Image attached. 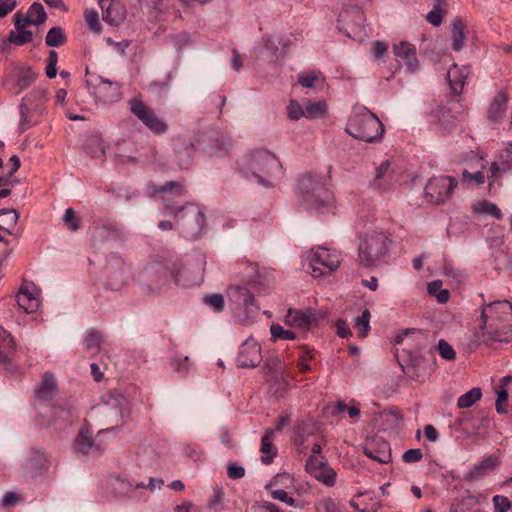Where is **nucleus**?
I'll use <instances>...</instances> for the list:
<instances>
[{"mask_svg":"<svg viewBox=\"0 0 512 512\" xmlns=\"http://www.w3.org/2000/svg\"><path fill=\"white\" fill-rule=\"evenodd\" d=\"M473 341L480 345L512 341V303L507 300L494 301L483 305L480 324L474 332Z\"/></svg>","mask_w":512,"mask_h":512,"instance_id":"f257e3e1","label":"nucleus"},{"mask_svg":"<svg viewBox=\"0 0 512 512\" xmlns=\"http://www.w3.org/2000/svg\"><path fill=\"white\" fill-rule=\"evenodd\" d=\"M170 278L181 287H192L203 281L200 266H198V273L194 275L180 261L170 259L148 263L139 274L138 279L144 289L148 292H155L160 290Z\"/></svg>","mask_w":512,"mask_h":512,"instance_id":"f03ea898","label":"nucleus"},{"mask_svg":"<svg viewBox=\"0 0 512 512\" xmlns=\"http://www.w3.org/2000/svg\"><path fill=\"white\" fill-rule=\"evenodd\" d=\"M151 194H163L165 208L169 214L175 215L177 222L181 224L183 230L189 237H197L205 225V215L195 204H187L176 208L170 205L168 201L171 198H181L186 195V189L182 182L169 181L164 185H149Z\"/></svg>","mask_w":512,"mask_h":512,"instance_id":"7ed1b4c3","label":"nucleus"},{"mask_svg":"<svg viewBox=\"0 0 512 512\" xmlns=\"http://www.w3.org/2000/svg\"><path fill=\"white\" fill-rule=\"evenodd\" d=\"M345 131L355 139L375 143L382 139L385 129L379 118L366 107H355Z\"/></svg>","mask_w":512,"mask_h":512,"instance_id":"20e7f679","label":"nucleus"},{"mask_svg":"<svg viewBox=\"0 0 512 512\" xmlns=\"http://www.w3.org/2000/svg\"><path fill=\"white\" fill-rule=\"evenodd\" d=\"M392 240L382 230L366 232L358 246V257L362 266L374 267L381 263L390 254Z\"/></svg>","mask_w":512,"mask_h":512,"instance_id":"39448f33","label":"nucleus"},{"mask_svg":"<svg viewBox=\"0 0 512 512\" xmlns=\"http://www.w3.org/2000/svg\"><path fill=\"white\" fill-rule=\"evenodd\" d=\"M247 168L265 186H272L273 180L282 174V165L279 159L270 151L258 149L250 154Z\"/></svg>","mask_w":512,"mask_h":512,"instance_id":"423d86ee","label":"nucleus"},{"mask_svg":"<svg viewBox=\"0 0 512 512\" xmlns=\"http://www.w3.org/2000/svg\"><path fill=\"white\" fill-rule=\"evenodd\" d=\"M227 297L234 317L245 325H249L258 316L259 308L254 295L244 286L234 284L227 289Z\"/></svg>","mask_w":512,"mask_h":512,"instance_id":"0eeeda50","label":"nucleus"},{"mask_svg":"<svg viewBox=\"0 0 512 512\" xmlns=\"http://www.w3.org/2000/svg\"><path fill=\"white\" fill-rule=\"evenodd\" d=\"M310 274L314 278L330 276L341 265V253L325 246L313 247L306 254Z\"/></svg>","mask_w":512,"mask_h":512,"instance_id":"6e6552de","label":"nucleus"},{"mask_svg":"<svg viewBox=\"0 0 512 512\" xmlns=\"http://www.w3.org/2000/svg\"><path fill=\"white\" fill-rule=\"evenodd\" d=\"M46 102L47 92L42 87L34 88L22 99L19 106L21 116L19 127L22 132L37 123L39 116L45 109Z\"/></svg>","mask_w":512,"mask_h":512,"instance_id":"1a4fd4ad","label":"nucleus"},{"mask_svg":"<svg viewBox=\"0 0 512 512\" xmlns=\"http://www.w3.org/2000/svg\"><path fill=\"white\" fill-rule=\"evenodd\" d=\"M298 189L311 207L319 210L328 205V191L324 188L321 177L310 173L303 174L298 180Z\"/></svg>","mask_w":512,"mask_h":512,"instance_id":"9d476101","label":"nucleus"},{"mask_svg":"<svg viewBox=\"0 0 512 512\" xmlns=\"http://www.w3.org/2000/svg\"><path fill=\"white\" fill-rule=\"evenodd\" d=\"M127 104L130 113L133 114L153 134L161 135L167 132V122L159 118L156 112L148 106L140 96L130 98Z\"/></svg>","mask_w":512,"mask_h":512,"instance_id":"9b49d317","label":"nucleus"},{"mask_svg":"<svg viewBox=\"0 0 512 512\" xmlns=\"http://www.w3.org/2000/svg\"><path fill=\"white\" fill-rule=\"evenodd\" d=\"M458 181L450 176L432 177L425 186V198L433 204H442L450 199Z\"/></svg>","mask_w":512,"mask_h":512,"instance_id":"f8f14e48","label":"nucleus"},{"mask_svg":"<svg viewBox=\"0 0 512 512\" xmlns=\"http://www.w3.org/2000/svg\"><path fill=\"white\" fill-rule=\"evenodd\" d=\"M286 364L278 356L269 358L264 366L266 379L272 384L273 393L282 397L289 389Z\"/></svg>","mask_w":512,"mask_h":512,"instance_id":"ddd939ff","label":"nucleus"},{"mask_svg":"<svg viewBox=\"0 0 512 512\" xmlns=\"http://www.w3.org/2000/svg\"><path fill=\"white\" fill-rule=\"evenodd\" d=\"M38 74L28 66H15L5 84L8 90L14 95H19L23 90L30 87L37 79Z\"/></svg>","mask_w":512,"mask_h":512,"instance_id":"4468645a","label":"nucleus"},{"mask_svg":"<svg viewBox=\"0 0 512 512\" xmlns=\"http://www.w3.org/2000/svg\"><path fill=\"white\" fill-rule=\"evenodd\" d=\"M50 465V458L45 451L32 448L24 465V471L31 478L41 477L49 471Z\"/></svg>","mask_w":512,"mask_h":512,"instance_id":"2eb2a0df","label":"nucleus"},{"mask_svg":"<svg viewBox=\"0 0 512 512\" xmlns=\"http://www.w3.org/2000/svg\"><path fill=\"white\" fill-rule=\"evenodd\" d=\"M100 434L94 439L87 429H80L74 441V449L83 455L100 454L106 449V445L99 438Z\"/></svg>","mask_w":512,"mask_h":512,"instance_id":"dca6fc26","label":"nucleus"},{"mask_svg":"<svg viewBox=\"0 0 512 512\" xmlns=\"http://www.w3.org/2000/svg\"><path fill=\"white\" fill-rule=\"evenodd\" d=\"M237 361L242 368L257 367L262 361L260 344L253 338L247 339L240 347Z\"/></svg>","mask_w":512,"mask_h":512,"instance_id":"f3484780","label":"nucleus"},{"mask_svg":"<svg viewBox=\"0 0 512 512\" xmlns=\"http://www.w3.org/2000/svg\"><path fill=\"white\" fill-rule=\"evenodd\" d=\"M307 471L317 480L323 482L327 486H334L336 483V473L329 467L328 463L323 459L310 456L306 462Z\"/></svg>","mask_w":512,"mask_h":512,"instance_id":"a211bd4d","label":"nucleus"},{"mask_svg":"<svg viewBox=\"0 0 512 512\" xmlns=\"http://www.w3.org/2000/svg\"><path fill=\"white\" fill-rule=\"evenodd\" d=\"M95 96L103 103H114L121 98V85L103 77H98L92 84Z\"/></svg>","mask_w":512,"mask_h":512,"instance_id":"6ab92c4d","label":"nucleus"},{"mask_svg":"<svg viewBox=\"0 0 512 512\" xmlns=\"http://www.w3.org/2000/svg\"><path fill=\"white\" fill-rule=\"evenodd\" d=\"M510 101V95L506 89H500L491 99L487 107V119L491 123H500L503 121L508 103Z\"/></svg>","mask_w":512,"mask_h":512,"instance_id":"aec40b11","label":"nucleus"},{"mask_svg":"<svg viewBox=\"0 0 512 512\" xmlns=\"http://www.w3.org/2000/svg\"><path fill=\"white\" fill-rule=\"evenodd\" d=\"M389 160L383 161L375 170V176L371 181V187L379 192L389 190L394 182L393 172L390 169Z\"/></svg>","mask_w":512,"mask_h":512,"instance_id":"412c9836","label":"nucleus"},{"mask_svg":"<svg viewBox=\"0 0 512 512\" xmlns=\"http://www.w3.org/2000/svg\"><path fill=\"white\" fill-rule=\"evenodd\" d=\"M394 55L403 60L408 71L415 72L419 68L415 46L409 42L401 41L393 46Z\"/></svg>","mask_w":512,"mask_h":512,"instance_id":"4be33fe9","label":"nucleus"},{"mask_svg":"<svg viewBox=\"0 0 512 512\" xmlns=\"http://www.w3.org/2000/svg\"><path fill=\"white\" fill-rule=\"evenodd\" d=\"M469 74L470 68L468 66H458L457 64H453L449 68L447 72V79L451 92L454 95H460L462 93Z\"/></svg>","mask_w":512,"mask_h":512,"instance_id":"5701e85b","label":"nucleus"},{"mask_svg":"<svg viewBox=\"0 0 512 512\" xmlns=\"http://www.w3.org/2000/svg\"><path fill=\"white\" fill-rule=\"evenodd\" d=\"M462 118L461 105L458 102H450L447 106L442 107L439 116V123L445 130H451Z\"/></svg>","mask_w":512,"mask_h":512,"instance_id":"b1692460","label":"nucleus"},{"mask_svg":"<svg viewBox=\"0 0 512 512\" xmlns=\"http://www.w3.org/2000/svg\"><path fill=\"white\" fill-rule=\"evenodd\" d=\"M285 321L288 325L308 330L311 325L316 321V315L310 311H302L297 309H289Z\"/></svg>","mask_w":512,"mask_h":512,"instance_id":"393cba45","label":"nucleus"},{"mask_svg":"<svg viewBox=\"0 0 512 512\" xmlns=\"http://www.w3.org/2000/svg\"><path fill=\"white\" fill-rule=\"evenodd\" d=\"M17 303L26 313L35 312L39 305V294L34 287H22L17 294Z\"/></svg>","mask_w":512,"mask_h":512,"instance_id":"a878e982","label":"nucleus"},{"mask_svg":"<svg viewBox=\"0 0 512 512\" xmlns=\"http://www.w3.org/2000/svg\"><path fill=\"white\" fill-rule=\"evenodd\" d=\"M101 8L103 11V19L112 25H118L125 18V9L118 2L110 0L108 5L105 6V0H100Z\"/></svg>","mask_w":512,"mask_h":512,"instance_id":"bb28decb","label":"nucleus"},{"mask_svg":"<svg viewBox=\"0 0 512 512\" xmlns=\"http://www.w3.org/2000/svg\"><path fill=\"white\" fill-rule=\"evenodd\" d=\"M58 392V386L54 375L46 372L43 375L41 384L36 390V396L42 401H51Z\"/></svg>","mask_w":512,"mask_h":512,"instance_id":"cd10ccee","label":"nucleus"},{"mask_svg":"<svg viewBox=\"0 0 512 512\" xmlns=\"http://www.w3.org/2000/svg\"><path fill=\"white\" fill-rule=\"evenodd\" d=\"M14 353V340L4 329L0 328V365L9 369Z\"/></svg>","mask_w":512,"mask_h":512,"instance_id":"c85d7f7f","label":"nucleus"},{"mask_svg":"<svg viewBox=\"0 0 512 512\" xmlns=\"http://www.w3.org/2000/svg\"><path fill=\"white\" fill-rule=\"evenodd\" d=\"M274 430L266 429L264 436L261 439L260 451L263 453L261 457L262 463L271 464L277 455V448L273 445Z\"/></svg>","mask_w":512,"mask_h":512,"instance_id":"c756f323","label":"nucleus"},{"mask_svg":"<svg viewBox=\"0 0 512 512\" xmlns=\"http://www.w3.org/2000/svg\"><path fill=\"white\" fill-rule=\"evenodd\" d=\"M235 275L238 279L248 284L256 283L258 276V266L251 262H240L235 266Z\"/></svg>","mask_w":512,"mask_h":512,"instance_id":"7c9ffc66","label":"nucleus"},{"mask_svg":"<svg viewBox=\"0 0 512 512\" xmlns=\"http://www.w3.org/2000/svg\"><path fill=\"white\" fill-rule=\"evenodd\" d=\"M19 212L15 209H1L0 210V229L6 231L8 234H15V228L19 220ZM18 235V233H16Z\"/></svg>","mask_w":512,"mask_h":512,"instance_id":"2f4dec72","label":"nucleus"},{"mask_svg":"<svg viewBox=\"0 0 512 512\" xmlns=\"http://www.w3.org/2000/svg\"><path fill=\"white\" fill-rule=\"evenodd\" d=\"M465 25L461 19H455L451 23L452 47L460 51L465 45Z\"/></svg>","mask_w":512,"mask_h":512,"instance_id":"473e14b6","label":"nucleus"},{"mask_svg":"<svg viewBox=\"0 0 512 512\" xmlns=\"http://www.w3.org/2000/svg\"><path fill=\"white\" fill-rule=\"evenodd\" d=\"M114 490L119 491V494L125 495L129 498H137L136 492L138 489H145L144 483H138L133 487L129 482L121 479H117L113 484Z\"/></svg>","mask_w":512,"mask_h":512,"instance_id":"72a5a7b5","label":"nucleus"},{"mask_svg":"<svg viewBox=\"0 0 512 512\" xmlns=\"http://www.w3.org/2000/svg\"><path fill=\"white\" fill-rule=\"evenodd\" d=\"M45 43L49 47H60L66 43V35L60 26L52 27L46 35Z\"/></svg>","mask_w":512,"mask_h":512,"instance_id":"f704fd0d","label":"nucleus"},{"mask_svg":"<svg viewBox=\"0 0 512 512\" xmlns=\"http://www.w3.org/2000/svg\"><path fill=\"white\" fill-rule=\"evenodd\" d=\"M305 117L308 119H317L323 117L327 112V105L324 101H308L305 105Z\"/></svg>","mask_w":512,"mask_h":512,"instance_id":"c9c22d12","label":"nucleus"},{"mask_svg":"<svg viewBox=\"0 0 512 512\" xmlns=\"http://www.w3.org/2000/svg\"><path fill=\"white\" fill-rule=\"evenodd\" d=\"M323 81L319 71H310L298 75V83L305 88H315Z\"/></svg>","mask_w":512,"mask_h":512,"instance_id":"e433bc0d","label":"nucleus"},{"mask_svg":"<svg viewBox=\"0 0 512 512\" xmlns=\"http://www.w3.org/2000/svg\"><path fill=\"white\" fill-rule=\"evenodd\" d=\"M182 148H183V151H180L179 140H177V142L175 144V150L178 153V157H179V161H180L179 165L181 168H187L191 163L194 148L190 142H186V141L182 143Z\"/></svg>","mask_w":512,"mask_h":512,"instance_id":"4c0bfd02","label":"nucleus"},{"mask_svg":"<svg viewBox=\"0 0 512 512\" xmlns=\"http://www.w3.org/2000/svg\"><path fill=\"white\" fill-rule=\"evenodd\" d=\"M32 38V32L26 29H15L10 31L8 35V41L17 46H22L31 42Z\"/></svg>","mask_w":512,"mask_h":512,"instance_id":"58836bf2","label":"nucleus"},{"mask_svg":"<svg viewBox=\"0 0 512 512\" xmlns=\"http://www.w3.org/2000/svg\"><path fill=\"white\" fill-rule=\"evenodd\" d=\"M481 396L482 392L480 388H472L458 398L457 406L459 408H469L480 400Z\"/></svg>","mask_w":512,"mask_h":512,"instance_id":"ea45409f","label":"nucleus"},{"mask_svg":"<svg viewBox=\"0 0 512 512\" xmlns=\"http://www.w3.org/2000/svg\"><path fill=\"white\" fill-rule=\"evenodd\" d=\"M28 18L33 21V25L43 24L47 19V14L43 5L39 2H34L27 11Z\"/></svg>","mask_w":512,"mask_h":512,"instance_id":"a19ab883","label":"nucleus"},{"mask_svg":"<svg viewBox=\"0 0 512 512\" xmlns=\"http://www.w3.org/2000/svg\"><path fill=\"white\" fill-rule=\"evenodd\" d=\"M371 314L368 309L362 311L361 316L355 319L354 328L357 330L358 335L362 338L368 335L370 330Z\"/></svg>","mask_w":512,"mask_h":512,"instance_id":"79ce46f5","label":"nucleus"},{"mask_svg":"<svg viewBox=\"0 0 512 512\" xmlns=\"http://www.w3.org/2000/svg\"><path fill=\"white\" fill-rule=\"evenodd\" d=\"M85 151L92 157H100L105 154L102 140L99 137H89L84 146Z\"/></svg>","mask_w":512,"mask_h":512,"instance_id":"37998d69","label":"nucleus"},{"mask_svg":"<svg viewBox=\"0 0 512 512\" xmlns=\"http://www.w3.org/2000/svg\"><path fill=\"white\" fill-rule=\"evenodd\" d=\"M230 140L227 138H217L210 147L209 154L216 157H224L229 153Z\"/></svg>","mask_w":512,"mask_h":512,"instance_id":"c03bdc74","label":"nucleus"},{"mask_svg":"<svg viewBox=\"0 0 512 512\" xmlns=\"http://www.w3.org/2000/svg\"><path fill=\"white\" fill-rule=\"evenodd\" d=\"M203 302L217 313L222 312L225 307V300L222 294L206 295L203 298Z\"/></svg>","mask_w":512,"mask_h":512,"instance_id":"a18cd8bd","label":"nucleus"},{"mask_svg":"<svg viewBox=\"0 0 512 512\" xmlns=\"http://www.w3.org/2000/svg\"><path fill=\"white\" fill-rule=\"evenodd\" d=\"M270 332L272 335V338L274 340L282 339V340H293L295 339V333L291 330H285L281 325L279 324H273L270 327Z\"/></svg>","mask_w":512,"mask_h":512,"instance_id":"49530a36","label":"nucleus"},{"mask_svg":"<svg viewBox=\"0 0 512 512\" xmlns=\"http://www.w3.org/2000/svg\"><path fill=\"white\" fill-rule=\"evenodd\" d=\"M497 465V458L489 456L474 467L473 474L475 476H482L486 471L493 470Z\"/></svg>","mask_w":512,"mask_h":512,"instance_id":"de8ad7c7","label":"nucleus"},{"mask_svg":"<svg viewBox=\"0 0 512 512\" xmlns=\"http://www.w3.org/2000/svg\"><path fill=\"white\" fill-rule=\"evenodd\" d=\"M270 495L274 500H278L287 504L288 506L297 507L296 501L293 497L289 496L288 493L282 488L269 489Z\"/></svg>","mask_w":512,"mask_h":512,"instance_id":"09e8293b","label":"nucleus"},{"mask_svg":"<svg viewBox=\"0 0 512 512\" xmlns=\"http://www.w3.org/2000/svg\"><path fill=\"white\" fill-rule=\"evenodd\" d=\"M101 340L102 336L99 332L95 330L88 331L84 340L86 350H98L100 347Z\"/></svg>","mask_w":512,"mask_h":512,"instance_id":"8fccbe9b","label":"nucleus"},{"mask_svg":"<svg viewBox=\"0 0 512 512\" xmlns=\"http://www.w3.org/2000/svg\"><path fill=\"white\" fill-rule=\"evenodd\" d=\"M494 512H508L512 511V502L506 497L502 495H495L492 498Z\"/></svg>","mask_w":512,"mask_h":512,"instance_id":"3c124183","label":"nucleus"},{"mask_svg":"<svg viewBox=\"0 0 512 512\" xmlns=\"http://www.w3.org/2000/svg\"><path fill=\"white\" fill-rule=\"evenodd\" d=\"M438 352L439 355L448 361H453L456 358V352L454 348L444 339L438 341Z\"/></svg>","mask_w":512,"mask_h":512,"instance_id":"603ef678","label":"nucleus"},{"mask_svg":"<svg viewBox=\"0 0 512 512\" xmlns=\"http://www.w3.org/2000/svg\"><path fill=\"white\" fill-rule=\"evenodd\" d=\"M63 221L72 232H76L80 228V220L75 216V211L72 208L65 210Z\"/></svg>","mask_w":512,"mask_h":512,"instance_id":"864d4df0","label":"nucleus"},{"mask_svg":"<svg viewBox=\"0 0 512 512\" xmlns=\"http://www.w3.org/2000/svg\"><path fill=\"white\" fill-rule=\"evenodd\" d=\"M288 117L291 120H299L301 117H305V111L303 107L296 101L290 100L287 106Z\"/></svg>","mask_w":512,"mask_h":512,"instance_id":"5fc2aeb1","label":"nucleus"},{"mask_svg":"<svg viewBox=\"0 0 512 512\" xmlns=\"http://www.w3.org/2000/svg\"><path fill=\"white\" fill-rule=\"evenodd\" d=\"M288 482H292L291 475L286 472L279 473L266 485V489H275L281 486H286Z\"/></svg>","mask_w":512,"mask_h":512,"instance_id":"6e6d98bb","label":"nucleus"},{"mask_svg":"<svg viewBox=\"0 0 512 512\" xmlns=\"http://www.w3.org/2000/svg\"><path fill=\"white\" fill-rule=\"evenodd\" d=\"M223 498L224 491L222 489L215 490L213 495L208 500V508L214 511H221L223 508Z\"/></svg>","mask_w":512,"mask_h":512,"instance_id":"4d7b16f0","label":"nucleus"},{"mask_svg":"<svg viewBox=\"0 0 512 512\" xmlns=\"http://www.w3.org/2000/svg\"><path fill=\"white\" fill-rule=\"evenodd\" d=\"M85 20L89 28L99 34L101 32V24L99 22V16L97 11L91 10L85 13Z\"/></svg>","mask_w":512,"mask_h":512,"instance_id":"13d9d810","label":"nucleus"},{"mask_svg":"<svg viewBox=\"0 0 512 512\" xmlns=\"http://www.w3.org/2000/svg\"><path fill=\"white\" fill-rule=\"evenodd\" d=\"M57 62H58V54L56 51L51 50L48 55V63L46 66V75L48 78H55L57 75Z\"/></svg>","mask_w":512,"mask_h":512,"instance_id":"bf43d9fd","label":"nucleus"},{"mask_svg":"<svg viewBox=\"0 0 512 512\" xmlns=\"http://www.w3.org/2000/svg\"><path fill=\"white\" fill-rule=\"evenodd\" d=\"M444 11L442 10L440 4L434 6V8L426 15V20L434 25L439 26L443 21Z\"/></svg>","mask_w":512,"mask_h":512,"instance_id":"052dcab7","label":"nucleus"},{"mask_svg":"<svg viewBox=\"0 0 512 512\" xmlns=\"http://www.w3.org/2000/svg\"><path fill=\"white\" fill-rule=\"evenodd\" d=\"M364 453L367 457L378 461L379 463H388L391 458V454L389 451H373L370 448H365Z\"/></svg>","mask_w":512,"mask_h":512,"instance_id":"680f3d73","label":"nucleus"},{"mask_svg":"<svg viewBox=\"0 0 512 512\" xmlns=\"http://www.w3.org/2000/svg\"><path fill=\"white\" fill-rule=\"evenodd\" d=\"M462 181L467 184L475 182L477 185H481L485 182V175L482 171L469 173L467 170H464L462 172Z\"/></svg>","mask_w":512,"mask_h":512,"instance_id":"e2e57ef3","label":"nucleus"},{"mask_svg":"<svg viewBox=\"0 0 512 512\" xmlns=\"http://www.w3.org/2000/svg\"><path fill=\"white\" fill-rule=\"evenodd\" d=\"M52 414L55 417H61L64 420H70L74 416V408L69 406L67 408L60 406H51Z\"/></svg>","mask_w":512,"mask_h":512,"instance_id":"0e129e2a","label":"nucleus"},{"mask_svg":"<svg viewBox=\"0 0 512 512\" xmlns=\"http://www.w3.org/2000/svg\"><path fill=\"white\" fill-rule=\"evenodd\" d=\"M423 457L421 449H409L402 455V459L406 463L419 462Z\"/></svg>","mask_w":512,"mask_h":512,"instance_id":"69168bd1","label":"nucleus"},{"mask_svg":"<svg viewBox=\"0 0 512 512\" xmlns=\"http://www.w3.org/2000/svg\"><path fill=\"white\" fill-rule=\"evenodd\" d=\"M33 25V21L28 18V14L17 12L14 15V26L15 29H25L26 26Z\"/></svg>","mask_w":512,"mask_h":512,"instance_id":"338daca9","label":"nucleus"},{"mask_svg":"<svg viewBox=\"0 0 512 512\" xmlns=\"http://www.w3.org/2000/svg\"><path fill=\"white\" fill-rule=\"evenodd\" d=\"M17 6V0H0V18L6 17Z\"/></svg>","mask_w":512,"mask_h":512,"instance_id":"774afa93","label":"nucleus"}]
</instances>
